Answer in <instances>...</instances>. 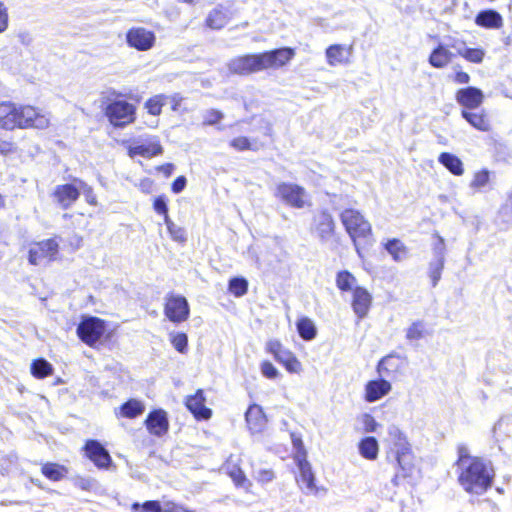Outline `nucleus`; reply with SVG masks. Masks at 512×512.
I'll use <instances>...</instances> for the list:
<instances>
[{
    "mask_svg": "<svg viewBox=\"0 0 512 512\" xmlns=\"http://www.w3.org/2000/svg\"><path fill=\"white\" fill-rule=\"evenodd\" d=\"M17 106L11 102L0 103V128L12 130L17 127Z\"/></svg>",
    "mask_w": 512,
    "mask_h": 512,
    "instance_id": "a878e982",
    "label": "nucleus"
},
{
    "mask_svg": "<svg viewBox=\"0 0 512 512\" xmlns=\"http://www.w3.org/2000/svg\"><path fill=\"white\" fill-rule=\"evenodd\" d=\"M295 55L294 49L282 47L258 54H246L231 59L228 70L232 74L249 75L267 69H279Z\"/></svg>",
    "mask_w": 512,
    "mask_h": 512,
    "instance_id": "f257e3e1",
    "label": "nucleus"
},
{
    "mask_svg": "<svg viewBox=\"0 0 512 512\" xmlns=\"http://www.w3.org/2000/svg\"><path fill=\"white\" fill-rule=\"evenodd\" d=\"M433 258L444 259L446 254V246L444 239L437 235V241L433 244Z\"/></svg>",
    "mask_w": 512,
    "mask_h": 512,
    "instance_id": "603ef678",
    "label": "nucleus"
},
{
    "mask_svg": "<svg viewBox=\"0 0 512 512\" xmlns=\"http://www.w3.org/2000/svg\"><path fill=\"white\" fill-rule=\"evenodd\" d=\"M228 19L229 15L224 10L223 6H218L209 13L206 24L212 29H221L225 26Z\"/></svg>",
    "mask_w": 512,
    "mask_h": 512,
    "instance_id": "473e14b6",
    "label": "nucleus"
},
{
    "mask_svg": "<svg viewBox=\"0 0 512 512\" xmlns=\"http://www.w3.org/2000/svg\"><path fill=\"white\" fill-rule=\"evenodd\" d=\"M253 477L262 485L268 484L275 479V473L272 469L260 468L253 471Z\"/></svg>",
    "mask_w": 512,
    "mask_h": 512,
    "instance_id": "09e8293b",
    "label": "nucleus"
},
{
    "mask_svg": "<svg viewBox=\"0 0 512 512\" xmlns=\"http://www.w3.org/2000/svg\"><path fill=\"white\" fill-rule=\"evenodd\" d=\"M266 350L274 356V359L282 364L290 373H300L302 370L301 362L288 349L283 347L280 341L276 339L269 340L266 344Z\"/></svg>",
    "mask_w": 512,
    "mask_h": 512,
    "instance_id": "423d86ee",
    "label": "nucleus"
},
{
    "mask_svg": "<svg viewBox=\"0 0 512 512\" xmlns=\"http://www.w3.org/2000/svg\"><path fill=\"white\" fill-rule=\"evenodd\" d=\"M168 95L158 94L149 98L145 102V108L148 113L153 116H158L162 112V107L167 104Z\"/></svg>",
    "mask_w": 512,
    "mask_h": 512,
    "instance_id": "4c0bfd02",
    "label": "nucleus"
},
{
    "mask_svg": "<svg viewBox=\"0 0 512 512\" xmlns=\"http://www.w3.org/2000/svg\"><path fill=\"white\" fill-rule=\"evenodd\" d=\"M438 161L442 164L451 174L455 176H461L464 173L463 162L461 159L449 152H442Z\"/></svg>",
    "mask_w": 512,
    "mask_h": 512,
    "instance_id": "c756f323",
    "label": "nucleus"
},
{
    "mask_svg": "<svg viewBox=\"0 0 512 512\" xmlns=\"http://www.w3.org/2000/svg\"><path fill=\"white\" fill-rule=\"evenodd\" d=\"M126 42L137 51H148L156 42V35L144 27H132L126 32Z\"/></svg>",
    "mask_w": 512,
    "mask_h": 512,
    "instance_id": "9b49d317",
    "label": "nucleus"
},
{
    "mask_svg": "<svg viewBox=\"0 0 512 512\" xmlns=\"http://www.w3.org/2000/svg\"><path fill=\"white\" fill-rule=\"evenodd\" d=\"M387 441L391 451L395 454V459L399 467V470L392 479V483L397 486L401 478L406 479L412 477L415 470L414 455L406 435L398 426L390 425L387 428Z\"/></svg>",
    "mask_w": 512,
    "mask_h": 512,
    "instance_id": "7ed1b4c3",
    "label": "nucleus"
},
{
    "mask_svg": "<svg viewBox=\"0 0 512 512\" xmlns=\"http://www.w3.org/2000/svg\"><path fill=\"white\" fill-rule=\"evenodd\" d=\"M59 244L51 238L34 243L29 250V262L34 265L50 262L58 254Z\"/></svg>",
    "mask_w": 512,
    "mask_h": 512,
    "instance_id": "9d476101",
    "label": "nucleus"
},
{
    "mask_svg": "<svg viewBox=\"0 0 512 512\" xmlns=\"http://www.w3.org/2000/svg\"><path fill=\"white\" fill-rule=\"evenodd\" d=\"M294 460L299 469V477L296 478L297 482L305 484L306 494H316L318 492V488L315 485V475L310 463L306 458H304L302 452L298 456H294Z\"/></svg>",
    "mask_w": 512,
    "mask_h": 512,
    "instance_id": "2eb2a0df",
    "label": "nucleus"
},
{
    "mask_svg": "<svg viewBox=\"0 0 512 512\" xmlns=\"http://www.w3.org/2000/svg\"><path fill=\"white\" fill-rule=\"evenodd\" d=\"M231 146L240 151L247 150L250 148V142L246 137H237L231 141Z\"/></svg>",
    "mask_w": 512,
    "mask_h": 512,
    "instance_id": "e2e57ef3",
    "label": "nucleus"
},
{
    "mask_svg": "<svg viewBox=\"0 0 512 512\" xmlns=\"http://www.w3.org/2000/svg\"><path fill=\"white\" fill-rule=\"evenodd\" d=\"M205 397L203 390L199 389L194 395L188 396L186 399L187 409L194 415L198 420H207L211 417V409L205 406Z\"/></svg>",
    "mask_w": 512,
    "mask_h": 512,
    "instance_id": "aec40b11",
    "label": "nucleus"
},
{
    "mask_svg": "<svg viewBox=\"0 0 512 512\" xmlns=\"http://www.w3.org/2000/svg\"><path fill=\"white\" fill-rule=\"evenodd\" d=\"M453 80L457 84H468L470 82V75L464 71H456Z\"/></svg>",
    "mask_w": 512,
    "mask_h": 512,
    "instance_id": "338daca9",
    "label": "nucleus"
},
{
    "mask_svg": "<svg viewBox=\"0 0 512 512\" xmlns=\"http://www.w3.org/2000/svg\"><path fill=\"white\" fill-rule=\"evenodd\" d=\"M455 57V54L450 51L444 43L439 42L429 55V64L437 69L446 67Z\"/></svg>",
    "mask_w": 512,
    "mask_h": 512,
    "instance_id": "b1692460",
    "label": "nucleus"
},
{
    "mask_svg": "<svg viewBox=\"0 0 512 512\" xmlns=\"http://www.w3.org/2000/svg\"><path fill=\"white\" fill-rule=\"evenodd\" d=\"M186 184H187V180L184 176H178L172 183V191L175 193V194H179L181 193L185 187H186Z\"/></svg>",
    "mask_w": 512,
    "mask_h": 512,
    "instance_id": "69168bd1",
    "label": "nucleus"
},
{
    "mask_svg": "<svg viewBox=\"0 0 512 512\" xmlns=\"http://www.w3.org/2000/svg\"><path fill=\"white\" fill-rule=\"evenodd\" d=\"M167 230L173 240L178 242H184L186 240L185 230L182 227L176 225L175 223L172 226H170Z\"/></svg>",
    "mask_w": 512,
    "mask_h": 512,
    "instance_id": "5fc2aeb1",
    "label": "nucleus"
},
{
    "mask_svg": "<svg viewBox=\"0 0 512 512\" xmlns=\"http://www.w3.org/2000/svg\"><path fill=\"white\" fill-rule=\"evenodd\" d=\"M360 455L367 460H375L378 457L379 445L375 437L363 438L358 445Z\"/></svg>",
    "mask_w": 512,
    "mask_h": 512,
    "instance_id": "7c9ffc66",
    "label": "nucleus"
},
{
    "mask_svg": "<svg viewBox=\"0 0 512 512\" xmlns=\"http://www.w3.org/2000/svg\"><path fill=\"white\" fill-rule=\"evenodd\" d=\"M229 476L235 483L237 487H241L245 490H248V488L251 486L250 481L246 478L245 473L238 467H233L229 471Z\"/></svg>",
    "mask_w": 512,
    "mask_h": 512,
    "instance_id": "37998d69",
    "label": "nucleus"
},
{
    "mask_svg": "<svg viewBox=\"0 0 512 512\" xmlns=\"http://www.w3.org/2000/svg\"><path fill=\"white\" fill-rule=\"evenodd\" d=\"M445 260L433 258L428 264V276L431 280L433 287H436L441 279L442 271L444 269Z\"/></svg>",
    "mask_w": 512,
    "mask_h": 512,
    "instance_id": "58836bf2",
    "label": "nucleus"
},
{
    "mask_svg": "<svg viewBox=\"0 0 512 512\" xmlns=\"http://www.w3.org/2000/svg\"><path fill=\"white\" fill-rule=\"evenodd\" d=\"M162 152L163 148L159 141L156 139H153L147 143L134 145L129 148V155L131 157L139 155L145 158H151L153 156L162 154Z\"/></svg>",
    "mask_w": 512,
    "mask_h": 512,
    "instance_id": "bb28decb",
    "label": "nucleus"
},
{
    "mask_svg": "<svg viewBox=\"0 0 512 512\" xmlns=\"http://www.w3.org/2000/svg\"><path fill=\"white\" fill-rule=\"evenodd\" d=\"M222 117L223 115L220 111L211 109L206 112L204 123L208 125H214L218 123Z\"/></svg>",
    "mask_w": 512,
    "mask_h": 512,
    "instance_id": "4d7b16f0",
    "label": "nucleus"
},
{
    "mask_svg": "<svg viewBox=\"0 0 512 512\" xmlns=\"http://www.w3.org/2000/svg\"><path fill=\"white\" fill-rule=\"evenodd\" d=\"M261 373L268 379H275L279 375L277 368L269 361L262 362Z\"/></svg>",
    "mask_w": 512,
    "mask_h": 512,
    "instance_id": "864d4df0",
    "label": "nucleus"
},
{
    "mask_svg": "<svg viewBox=\"0 0 512 512\" xmlns=\"http://www.w3.org/2000/svg\"><path fill=\"white\" fill-rule=\"evenodd\" d=\"M17 457L15 454H10L4 458H0V472L2 474L9 473L11 467L16 463Z\"/></svg>",
    "mask_w": 512,
    "mask_h": 512,
    "instance_id": "6e6d98bb",
    "label": "nucleus"
},
{
    "mask_svg": "<svg viewBox=\"0 0 512 512\" xmlns=\"http://www.w3.org/2000/svg\"><path fill=\"white\" fill-rule=\"evenodd\" d=\"M386 251L391 255L394 261L400 262L407 256V248L399 239H391L385 243Z\"/></svg>",
    "mask_w": 512,
    "mask_h": 512,
    "instance_id": "c9c22d12",
    "label": "nucleus"
},
{
    "mask_svg": "<svg viewBox=\"0 0 512 512\" xmlns=\"http://www.w3.org/2000/svg\"><path fill=\"white\" fill-rule=\"evenodd\" d=\"M372 303L371 294L363 287L353 290L352 309L359 319L367 316Z\"/></svg>",
    "mask_w": 512,
    "mask_h": 512,
    "instance_id": "412c9836",
    "label": "nucleus"
},
{
    "mask_svg": "<svg viewBox=\"0 0 512 512\" xmlns=\"http://www.w3.org/2000/svg\"><path fill=\"white\" fill-rule=\"evenodd\" d=\"M105 322L97 317H85L77 327V335L89 346H93L104 334Z\"/></svg>",
    "mask_w": 512,
    "mask_h": 512,
    "instance_id": "6e6552de",
    "label": "nucleus"
},
{
    "mask_svg": "<svg viewBox=\"0 0 512 512\" xmlns=\"http://www.w3.org/2000/svg\"><path fill=\"white\" fill-rule=\"evenodd\" d=\"M105 115L114 127H125L134 122L136 107L125 100H114L106 106Z\"/></svg>",
    "mask_w": 512,
    "mask_h": 512,
    "instance_id": "39448f33",
    "label": "nucleus"
},
{
    "mask_svg": "<svg viewBox=\"0 0 512 512\" xmlns=\"http://www.w3.org/2000/svg\"><path fill=\"white\" fill-rule=\"evenodd\" d=\"M164 313L170 321L175 323L187 320L190 313L187 299L181 295H169L166 298Z\"/></svg>",
    "mask_w": 512,
    "mask_h": 512,
    "instance_id": "f8f14e48",
    "label": "nucleus"
},
{
    "mask_svg": "<svg viewBox=\"0 0 512 512\" xmlns=\"http://www.w3.org/2000/svg\"><path fill=\"white\" fill-rule=\"evenodd\" d=\"M8 12L3 2L0 1V33H3L8 28Z\"/></svg>",
    "mask_w": 512,
    "mask_h": 512,
    "instance_id": "052dcab7",
    "label": "nucleus"
},
{
    "mask_svg": "<svg viewBox=\"0 0 512 512\" xmlns=\"http://www.w3.org/2000/svg\"><path fill=\"white\" fill-rule=\"evenodd\" d=\"M461 115L474 128L480 131L490 130L489 120L484 113L471 112L463 109Z\"/></svg>",
    "mask_w": 512,
    "mask_h": 512,
    "instance_id": "2f4dec72",
    "label": "nucleus"
},
{
    "mask_svg": "<svg viewBox=\"0 0 512 512\" xmlns=\"http://www.w3.org/2000/svg\"><path fill=\"white\" fill-rule=\"evenodd\" d=\"M340 219L346 232L352 239L358 255L361 256L357 239L366 238L371 235L370 223L358 210L355 209H345L341 212Z\"/></svg>",
    "mask_w": 512,
    "mask_h": 512,
    "instance_id": "20e7f679",
    "label": "nucleus"
},
{
    "mask_svg": "<svg viewBox=\"0 0 512 512\" xmlns=\"http://www.w3.org/2000/svg\"><path fill=\"white\" fill-rule=\"evenodd\" d=\"M335 228V221L327 210H319L314 213L311 233L319 238L322 243H326L332 239Z\"/></svg>",
    "mask_w": 512,
    "mask_h": 512,
    "instance_id": "0eeeda50",
    "label": "nucleus"
},
{
    "mask_svg": "<svg viewBox=\"0 0 512 512\" xmlns=\"http://www.w3.org/2000/svg\"><path fill=\"white\" fill-rule=\"evenodd\" d=\"M485 50L482 48H470L465 46L462 51L460 50V55L466 61L474 64H481L485 58Z\"/></svg>",
    "mask_w": 512,
    "mask_h": 512,
    "instance_id": "ea45409f",
    "label": "nucleus"
},
{
    "mask_svg": "<svg viewBox=\"0 0 512 512\" xmlns=\"http://www.w3.org/2000/svg\"><path fill=\"white\" fill-rule=\"evenodd\" d=\"M75 183L79 184L80 193H83L86 202L90 205H96L97 198L92 187L80 179H75Z\"/></svg>",
    "mask_w": 512,
    "mask_h": 512,
    "instance_id": "8fccbe9b",
    "label": "nucleus"
},
{
    "mask_svg": "<svg viewBox=\"0 0 512 512\" xmlns=\"http://www.w3.org/2000/svg\"><path fill=\"white\" fill-rule=\"evenodd\" d=\"M444 40V45H446L449 50L454 49L457 55H460V50L462 51L466 46V43L462 39L456 37L446 36L444 37Z\"/></svg>",
    "mask_w": 512,
    "mask_h": 512,
    "instance_id": "3c124183",
    "label": "nucleus"
},
{
    "mask_svg": "<svg viewBox=\"0 0 512 512\" xmlns=\"http://www.w3.org/2000/svg\"><path fill=\"white\" fill-rule=\"evenodd\" d=\"M52 196L62 209H68L80 196L79 184L74 182L57 185Z\"/></svg>",
    "mask_w": 512,
    "mask_h": 512,
    "instance_id": "4468645a",
    "label": "nucleus"
},
{
    "mask_svg": "<svg viewBox=\"0 0 512 512\" xmlns=\"http://www.w3.org/2000/svg\"><path fill=\"white\" fill-rule=\"evenodd\" d=\"M424 336V324L422 321L413 322L406 330V338L409 341L419 340Z\"/></svg>",
    "mask_w": 512,
    "mask_h": 512,
    "instance_id": "49530a36",
    "label": "nucleus"
},
{
    "mask_svg": "<svg viewBox=\"0 0 512 512\" xmlns=\"http://www.w3.org/2000/svg\"><path fill=\"white\" fill-rule=\"evenodd\" d=\"M356 278L349 271H340L336 276V285L341 291H350Z\"/></svg>",
    "mask_w": 512,
    "mask_h": 512,
    "instance_id": "a19ab883",
    "label": "nucleus"
},
{
    "mask_svg": "<svg viewBox=\"0 0 512 512\" xmlns=\"http://www.w3.org/2000/svg\"><path fill=\"white\" fill-rule=\"evenodd\" d=\"M42 474L52 481H60L66 477L68 469L58 463H45L41 468Z\"/></svg>",
    "mask_w": 512,
    "mask_h": 512,
    "instance_id": "72a5a7b5",
    "label": "nucleus"
},
{
    "mask_svg": "<svg viewBox=\"0 0 512 512\" xmlns=\"http://www.w3.org/2000/svg\"><path fill=\"white\" fill-rule=\"evenodd\" d=\"M229 291L236 297H241L247 293L248 281L243 277H234L229 281Z\"/></svg>",
    "mask_w": 512,
    "mask_h": 512,
    "instance_id": "79ce46f5",
    "label": "nucleus"
},
{
    "mask_svg": "<svg viewBox=\"0 0 512 512\" xmlns=\"http://www.w3.org/2000/svg\"><path fill=\"white\" fill-rule=\"evenodd\" d=\"M275 196L294 208L300 209L305 206L306 192L299 185L285 182L280 183L276 187Z\"/></svg>",
    "mask_w": 512,
    "mask_h": 512,
    "instance_id": "ddd939ff",
    "label": "nucleus"
},
{
    "mask_svg": "<svg viewBox=\"0 0 512 512\" xmlns=\"http://www.w3.org/2000/svg\"><path fill=\"white\" fill-rule=\"evenodd\" d=\"M31 374L38 379L52 375L53 366L44 358H38L31 363Z\"/></svg>",
    "mask_w": 512,
    "mask_h": 512,
    "instance_id": "e433bc0d",
    "label": "nucleus"
},
{
    "mask_svg": "<svg viewBox=\"0 0 512 512\" xmlns=\"http://www.w3.org/2000/svg\"><path fill=\"white\" fill-rule=\"evenodd\" d=\"M499 217L502 222L512 224V207L509 204L503 206L499 211Z\"/></svg>",
    "mask_w": 512,
    "mask_h": 512,
    "instance_id": "0e129e2a",
    "label": "nucleus"
},
{
    "mask_svg": "<svg viewBox=\"0 0 512 512\" xmlns=\"http://www.w3.org/2000/svg\"><path fill=\"white\" fill-rule=\"evenodd\" d=\"M153 207L158 214H166V212H168L166 197L158 196L157 198H155Z\"/></svg>",
    "mask_w": 512,
    "mask_h": 512,
    "instance_id": "bf43d9fd",
    "label": "nucleus"
},
{
    "mask_svg": "<svg viewBox=\"0 0 512 512\" xmlns=\"http://www.w3.org/2000/svg\"><path fill=\"white\" fill-rule=\"evenodd\" d=\"M363 425L366 432H374L376 431V428L378 426V423L374 419V417L370 414H364L363 415Z\"/></svg>",
    "mask_w": 512,
    "mask_h": 512,
    "instance_id": "680f3d73",
    "label": "nucleus"
},
{
    "mask_svg": "<svg viewBox=\"0 0 512 512\" xmlns=\"http://www.w3.org/2000/svg\"><path fill=\"white\" fill-rule=\"evenodd\" d=\"M490 181V172L487 169H482L474 174L470 187L475 189H482L488 185Z\"/></svg>",
    "mask_w": 512,
    "mask_h": 512,
    "instance_id": "a18cd8bd",
    "label": "nucleus"
},
{
    "mask_svg": "<svg viewBox=\"0 0 512 512\" xmlns=\"http://www.w3.org/2000/svg\"><path fill=\"white\" fill-rule=\"evenodd\" d=\"M455 98L459 105L469 111L478 108L482 104L484 94L479 88L469 86L459 89Z\"/></svg>",
    "mask_w": 512,
    "mask_h": 512,
    "instance_id": "f3484780",
    "label": "nucleus"
},
{
    "mask_svg": "<svg viewBox=\"0 0 512 512\" xmlns=\"http://www.w3.org/2000/svg\"><path fill=\"white\" fill-rule=\"evenodd\" d=\"M459 484L470 494L482 495L492 485L494 469L490 462L481 458L466 459L459 468Z\"/></svg>",
    "mask_w": 512,
    "mask_h": 512,
    "instance_id": "f03ea898",
    "label": "nucleus"
},
{
    "mask_svg": "<svg viewBox=\"0 0 512 512\" xmlns=\"http://www.w3.org/2000/svg\"><path fill=\"white\" fill-rule=\"evenodd\" d=\"M145 425L147 430L155 436L160 437L166 434L169 428L167 413L162 409L151 411L145 420Z\"/></svg>",
    "mask_w": 512,
    "mask_h": 512,
    "instance_id": "6ab92c4d",
    "label": "nucleus"
},
{
    "mask_svg": "<svg viewBox=\"0 0 512 512\" xmlns=\"http://www.w3.org/2000/svg\"><path fill=\"white\" fill-rule=\"evenodd\" d=\"M86 456L99 468H108L112 462L109 452L97 440H88L85 444Z\"/></svg>",
    "mask_w": 512,
    "mask_h": 512,
    "instance_id": "dca6fc26",
    "label": "nucleus"
},
{
    "mask_svg": "<svg viewBox=\"0 0 512 512\" xmlns=\"http://www.w3.org/2000/svg\"><path fill=\"white\" fill-rule=\"evenodd\" d=\"M391 389V383L383 378L370 380L365 385V400L369 403L376 402L389 394Z\"/></svg>",
    "mask_w": 512,
    "mask_h": 512,
    "instance_id": "4be33fe9",
    "label": "nucleus"
},
{
    "mask_svg": "<svg viewBox=\"0 0 512 512\" xmlns=\"http://www.w3.org/2000/svg\"><path fill=\"white\" fill-rule=\"evenodd\" d=\"M297 331L299 336L306 341L313 340L317 335V329L314 322L308 317L300 318L297 323Z\"/></svg>",
    "mask_w": 512,
    "mask_h": 512,
    "instance_id": "f704fd0d",
    "label": "nucleus"
},
{
    "mask_svg": "<svg viewBox=\"0 0 512 512\" xmlns=\"http://www.w3.org/2000/svg\"><path fill=\"white\" fill-rule=\"evenodd\" d=\"M145 411V405L137 399H129L115 410L116 416L133 419Z\"/></svg>",
    "mask_w": 512,
    "mask_h": 512,
    "instance_id": "c85d7f7f",
    "label": "nucleus"
},
{
    "mask_svg": "<svg viewBox=\"0 0 512 512\" xmlns=\"http://www.w3.org/2000/svg\"><path fill=\"white\" fill-rule=\"evenodd\" d=\"M133 512H162V506L158 501H146L143 504L134 502L131 506Z\"/></svg>",
    "mask_w": 512,
    "mask_h": 512,
    "instance_id": "c03bdc74",
    "label": "nucleus"
},
{
    "mask_svg": "<svg viewBox=\"0 0 512 512\" xmlns=\"http://www.w3.org/2000/svg\"><path fill=\"white\" fill-rule=\"evenodd\" d=\"M325 54L330 66L348 63L352 54V46L346 47L340 44H333L326 49Z\"/></svg>",
    "mask_w": 512,
    "mask_h": 512,
    "instance_id": "393cba45",
    "label": "nucleus"
},
{
    "mask_svg": "<svg viewBox=\"0 0 512 512\" xmlns=\"http://www.w3.org/2000/svg\"><path fill=\"white\" fill-rule=\"evenodd\" d=\"M170 340L173 347L179 353H185L187 350L188 337L185 333H174L170 335Z\"/></svg>",
    "mask_w": 512,
    "mask_h": 512,
    "instance_id": "de8ad7c7",
    "label": "nucleus"
},
{
    "mask_svg": "<svg viewBox=\"0 0 512 512\" xmlns=\"http://www.w3.org/2000/svg\"><path fill=\"white\" fill-rule=\"evenodd\" d=\"M405 367V360L396 354H389L383 357L377 365V372L381 376L394 378L402 372Z\"/></svg>",
    "mask_w": 512,
    "mask_h": 512,
    "instance_id": "a211bd4d",
    "label": "nucleus"
},
{
    "mask_svg": "<svg viewBox=\"0 0 512 512\" xmlns=\"http://www.w3.org/2000/svg\"><path fill=\"white\" fill-rule=\"evenodd\" d=\"M475 23L478 26L489 28V29H498L503 24L502 16L495 10L488 9L480 11L476 18Z\"/></svg>",
    "mask_w": 512,
    "mask_h": 512,
    "instance_id": "cd10ccee",
    "label": "nucleus"
},
{
    "mask_svg": "<svg viewBox=\"0 0 512 512\" xmlns=\"http://www.w3.org/2000/svg\"><path fill=\"white\" fill-rule=\"evenodd\" d=\"M17 127L45 129L50 119L47 114L38 111L32 106L17 107Z\"/></svg>",
    "mask_w": 512,
    "mask_h": 512,
    "instance_id": "1a4fd4ad",
    "label": "nucleus"
},
{
    "mask_svg": "<svg viewBox=\"0 0 512 512\" xmlns=\"http://www.w3.org/2000/svg\"><path fill=\"white\" fill-rule=\"evenodd\" d=\"M245 419L251 433H260L266 426V417L259 405H251L245 413Z\"/></svg>",
    "mask_w": 512,
    "mask_h": 512,
    "instance_id": "5701e85b",
    "label": "nucleus"
},
{
    "mask_svg": "<svg viewBox=\"0 0 512 512\" xmlns=\"http://www.w3.org/2000/svg\"><path fill=\"white\" fill-rule=\"evenodd\" d=\"M292 443H293L294 448L296 449L295 456H298L302 452L303 455H304V458H306L307 455H306V450H305L304 445H303V441L300 438L295 437L293 435L292 436Z\"/></svg>",
    "mask_w": 512,
    "mask_h": 512,
    "instance_id": "774afa93",
    "label": "nucleus"
},
{
    "mask_svg": "<svg viewBox=\"0 0 512 512\" xmlns=\"http://www.w3.org/2000/svg\"><path fill=\"white\" fill-rule=\"evenodd\" d=\"M162 512H194L172 501L164 502Z\"/></svg>",
    "mask_w": 512,
    "mask_h": 512,
    "instance_id": "13d9d810",
    "label": "nucleus"
}]
</instances>
